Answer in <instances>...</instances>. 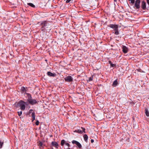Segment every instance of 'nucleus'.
Here are the masks:
<instances>
[{
	"mask_svg": "<svg viewBox=\"0 0 149 149\" xmlns=\"http://www.w3.org/2000/svg\"><path fill=\"white\" fill-rule=\"evenodd\" d=\"M52 145L56 148H58V144L56 142L52 141L51 143Z\"/></svg>",
	"mask_w": 149,
	"mask_h": 149,
	"instance_id": "nucleus-10",
	"label": "nucleus"
},
{
	"mask_svg": "<svg viewBox=\"0 0 149 149\" xmlns=\"http://www.w3.org/2000/svg\"><path fill=\"white\" fill-rule=\"evenodd\" d=\"M108 26L113 29V30L114 31V33L116 35H118L119 34V33L118 31V25L110 24L108 25Z\"/></svg>",
	"mask_w": 149,
	"mask_h": 149,
	"instance_id": "nucleus-2",
	"label": "nucleus"
},
{
	"mask_svg": "<svg viewBox=\"0 0 149 149\" xmlns=\"http://www.w3.org/2000/svg\"><path fill=\"white\" fill-rule=\"evenodd\" d=\"M141 8L144 10H146L147 9L146 2L145 0H143L141 2Z\"/></svg>",
	"mask_w": 149,
	"mask_h": 149,
	"instance_id": "nucleus-5",
	"label": "nucleus"
},
{
	"mask_svg": "<svg viewBox=\"0 0 149 149\" xmlns=\"http://www.w3.org/2000/svg\"><path fill=\"white\" fill-rule=\"evenodd\" d=\"M91 143H93L94 142V140L93 139H92L91 140Z\"/></svg>",
	"mask_w": 149,
	"mask_h": 149,
	"instance_id": "nucleus-30",
	"label": "nucleus"
},
{
	"mask_svg": "<svg viewBox=\"0 0 149 149\" xmlns=\"http://www.w3.org/2000/svg\"><path fill=\"white\" fill-rule=\"evenodd\" d=\"M65 80L67 82H72L73 81V78L70 76H68L64 78Z\"/></svg>",
	"mask_w": 149,
	"mask_h": 149,
	"instance_id": "nucleus-7",
	"label": "nucleus"
},
{
	"mask_svg": "<svg viewBox=\"0 0 149 149\" xmlns=\"http://www.w3.org/2000/svg\"><path fill=\"white\" fill-rule=\"evenodd\" d=\"M122 51L125 53H127L128 51V48L125 46H123L122 47Z\"/></svg>",
	"mask_w": 149,
	"mask_h": 149,
	"instance_id": "nucleus-11",
	"label": "nucleus"
},
{
	"mask_svg": "<svg viewBox=\"0 0 149 149\" xmlns=\"http://www.w3.org/2000/svg\"><path fill=\"white\" fill-rule=\"evenodd\" d=\"M48 75L51 77H55L56 74L55 73H53L50 72H47Z\"/></svg>",
	"mask_w": 149,
	"mask_h": 149,
	"instance_id": "nucleus-13",
	"label": "nucleus"
},
{
	"mask_svg": "<svg viewBox=\"0 0 149 149\" xmlns=\"http://www.w3.org/2000/svg\"><path fill=\"white\" fill-rule=\"evenodd\" d=\"M39 121L38 120H37L36 122V124L37 125H39Z\"/></svg>",
	"mask_w": 149,
	"mask_h": 149,
	"instance_id": "nucleus-26",
	"label": "nucleus"
},
{
	"mask_svg": "<svg viewBox=\"0 0 149 149\" xmlns=\"http://www.w3.org/2000/svg\"><path fill=\"white\" fill-rule=\"evenodd\" d=\"M114 2H115V1L116 2L117 1H116V0H114Z\"/></svg>",
	"mask_w": 149,
	"mask_h": 149,
	"instance_id": "nucleus-34",
	"label": "nucleus"
},
{
	"mask_svg": "<svg viewBox=\"0 0 149 149\" xmlns=\"http://www.w3.org/2000/svg\"><path fill=\"white\" fill-rule=\"evenodd\" d=\"M33 111V110L32 109H30L29 110V113H31V111Z\"/></svg>",
	"mask_w": 149,
	"mask_h": 149,
	"instance_id": "nucleus-31",
	"label": "nucleus"
},
{
	"mask_svg": "<svg viewBox=\"0 0 149 149\" xmlns=\"http://www.w3.org/2000/svg\"><path fill=\"white\" fill-rule=\"evenodd\" d=\"M3 142H1V141H0V148H2L3 145Z\"/></svg>",
	"mask_w": 149,
	"mask_h": 149,
	"instance_id": "nucleus-24",
	"label": "nucleus"
},
{
	"mask_svg": "<svg viewBox=\"0 0 149 149\" xmlns=\"http://www.w3.org/2000/svg\"><path fill=\"white\" fill-rule=\"evenodd\" d=\"M40 25L41 26V30L42 31L47 30L48 29L50 28V25H49L48 21H42Z\"/></svg>",
	"mask_w": 149,
	"mask_h": 149,
	"instance_id": "nucleus-1",
	"label": "nucleus"
},
{
	"mask_svg": "<svg viewBox=\"0 0 149 149\" xmlns=\"http://www.w3.org/2000/svg\"><path fill=\"white\" fill-rule=\"evenodd\" d=\"M17 113H18V114L19 115V111H18V112H17Z\"/></svg>",
	"mask_w": 149,
	"mask_h": 149,
	"instance_id": "nucleus-36",
	"label": "nucleus"
},
{
	"mask_svg": "<svg viewBox=\"0 0 149 149\" xmlns=\"http://www.w3.org/2000/svg\"><path fill=\"white\" fill-rule=\"evenodd\" d=\"M146 1L147 3V4L149 6V0H147Z\"/></svg>",
	"mask_w": 149,
	"mask_h": 149,
	"instance_id": "nucleus-28",
	"label": "nucleus"
},
{
	"mask_svg": "<svg viewBox=\"0 0 149 149\" xmlns=\"http://www.w3.org/2000/svg\"><path fill=\"white\" fill-rule=\"evenodd\" d=\"M42 142H40L39 143V145L40 146H42Z\"/></svg>",
	"mask_w": 149,
	"mask_h": 149,
	"instance_id": "nucleus-29",
	"label": "nucleus"
},
{
	"mask_svg": "<svg viewBox=\"0 0 149 149\" xmlns=\"http://www.w3.org/2000/svg\"><path fill=\"white\" fill-rule=\"evenodd\" d=\"M28 95H29L30 97H29L28 100V102L31 105H33L36 104L37 103V101L36 100L31 99L32 97L31 95L29 93H27Z\"/></svg>",
	"mask_w": 149,
	"mask_h": 149,
	"instance_id": "nucleus-3",
	"label": "nucleus"
},
{
	"mask_svg": "<svg viewBox=\"0 0 149 149\" xmlns=\"http://www.w3.org/2000/svg\"><path fill=\"white\" fill-rule=\"evenodd\" d=\"M26 104V102L22 100H20L19 101V106L21 110H24L25 108V105Z\"/></svg>",
	"mask_w": 149,
	"mask_h": 149,
	"instance_id": "nucleus-4",
	"label": "nucleus"
},
{
	"mask_svg": "<svg viewBox=\"0 0 149 149\" xmlns=\"http://www.w3.org/2000/svg\"><path fill=\"white\" fill-rule=\"evenodd\" d=\"M22 114V112L20 111V113H19V116H20Z\"/></svg>",
	"mask_w": 149,
	"mask_h": 149,
	"instance_id": "nucleus-32",
	"label": "nucleus"
},
{
	"mask_svg": "<svg viewBox=\"0 0 149 149\" xmlns=\"http://www.w3.org/2000/svg\"><path fill=\"white\" fill-rule=\"evenodd\" d=\"M21 17H22V18H23V17H22V16L21 15Z\"/></svg>",
	"mask_w": 149,
	"mask_h": 149,
	"instance_id": "nucleus-35",
	"label": "nucleus"
},
{
	"mask_svg": "<svg viewBox=\"0 0 149 149\" xmlns=\"http://www.w3.org/2000/svg\"><path fill=\"white\" fill-rule=\"evenodd\" d=\"M141 0H136L135 1L134 7L136 8V9H139L140 8V3Z\"/></svg>",
	"mask_w": 149,
	"mask_h": 149,
	"instance_id": "nucleus-6",
	"label": "nucleus"
},
{
	"mask_svg": "<svg viewBox=\"0 0 149 149\" xmlns=\"http://www.w3.org/2000/svg\"><path fill=\"white\" fill-rule=\"evenodd\" d=\"M118 84V82L117 79L115 80L113 82L112 84V86L114 87H116Z\"/></svg>",
	"mask_w": 149,
	"mask_h": 149,
	"instance_id": "nucleus-14",
	"label": "nucleus"
},
{
	"mask_svg": "<svg viewBox=\"0 0 149 149\" xmlns=\"http://www.w3.org/2000/svg\"><path fill=\"white\" fill-rule=\"evenodd\" d=\"M72 143L73 144H75L79 148H81L82 146L81 144L78 141L75 140H73L72 141Z\"/></svg>",
	"mask_w": 149,
	"mask_h": 149,
	"instance_id": "nucleus-8",
	"label": "nucleus"
},
{
	"mask_svg": "<svg viewBox=\"0 0 149 149\" xmlns=\"http://www.w3.org/2000/svg\"><path fill=\"white\" fill-rule=\"evenodd\" d=\"M109 63L111 67H113L115 66V65L114 64H112L111 61H109Z\"/></svg>",
	"mask_w": 149,
	"mask_h": 149,
	"instance_id": "nucleus-19",
	"label": "nucleus"
},
{
	"mask_svg": "<svg viewBox=\"0 0 149 149\" xmlns=\"http://www.w3.org/2000/svg\"><path fill=\"white\" fill-rule=\"evenodd\" d=\"M129 1H130V3L132 4H134L135 2L134 0H128Z\"/></svg>",
	"mask_w": 149,
	"mask_h": 149,
	"instance_id": "nucleus-22",
	"label": "nucleus"
},
{
	"mask_svg": "<svg viewBox=\"0 0 149 149\" xmlns=\"http://www.w3.org/2000/svg\"><path fill=\"white\" fill-rule=\"evenodd\" d=\"M77 133H78L80 134H82L83 133V131L80 130H77Z\"/></svg>",
	"mask_w": 149,
	"mask_h": 149,
	"instance_id": "nucleus-23",
	"label": "nucleus"
},
{
	"mask_svg": "<svg viewBox=\"0 0 149 149\" xmlns=\"http://www.w3.org/2000/svg\"><path fill=\"white\" fill-rule=\"evenodd\" d=\"M52 149H54V148H52Z\"/></svg>",
	"mask_w": 149,
	"mask_h": 149,
	"instance_id": "nucleus-37",
	"label": "nucleus"
},
{
	"mask_svg": "<svg viewBox=\"0 0 149 149\" xmlns=\"http://www.w3.org/2000/svg\"><path fill=\"white\" fill-rule=\"evenodd\" d=\"M14 106L16 108H18L19 107V102H16L14 105Z\"/></svg>",
	"mask_w": 149,
	"mask_h": 149,
	"instance_id": "nucleus-20",
	"label": "nucleus"
},
{
	"mask_svg": "<svg viewBox=\"0 0 149 149\" xmlns=\"http://www.w3.org/2000/svg\"><path fill=\"white\" fill-rule=\"evenodd\" d=\"M145 113L146 115V116L148 117L149 116V112L148 111V109H147L146 108L145 109Z\"/></svg>",
	"mask_w": 149,
	"mask_h": 149,
	"instance_id": "nucleus-17",
	"label": "nucleus"
},
{
	"mask_svg": "<svg viewBox=\"0 0 149 149\" xmlns=\"http://www.w3.org/2000/svg\"><path fill=\"white\" fill-rule=\"evenodd\" d=\"M93 76H91L89 78L88 81H90L93 80Z\"/></svg>",
	"mask_w": 149,
	"mask_h": 149,
	"instance_id": "nucleus-21",
	"label": "nucleus"
},
{
	"mask_svg": "<svg viewBox=\"0 0 149 149\" xmlns=\"http://www.w3.org/2000/svg\"><path fill=\"white\" fill-rule=\"evenodd\" d=\"M74 132H77V130H75Z\"/></svg>",
	"mask_w": 149,
	"mask_h": 149,
	"instance_id": "nucleus-33",
	"label": "nucleus"
},
{
	"mask_svg": "<svg viewBox=\"0 0 149 149\" xmlns=\"http://www.w3.org/2000/svg\"><path fill=\"white\" fill-rule=\"evenodd\" d=\"M31 116L32 118V121L33 122L35 119V113L34 112L32 113Z\"/></svg>",
	"mask_w": 149,
	"mask_h": 149,
	"instance_id": "nucleus-16",
	"label": "nucleus"
},
{
	"mask_svg": "<svg viewBox=\"0 0 149 149\" xmlns=\"http://www.w3.org/2000/svg\"><path fill=\"white\" fill-rule=\"evenodd\" d=\"M61 145L62 146H63L64 144H65L68 147H70V144L68 143H65V141L63 139L61 141Z\"/></svg>",
	"mask_w": 149,
	"mask_h": 149,
	"instance_id": "nucleus-9",
	"label": "nucleus"
},
{
	"mask_svg": "<svg viewBox=\"0 0 149 149\" xmlns=\"http://www.w3.org/2000/svg\"><path fill=\"white\" fill-rule=\"evenodd\" d=\"M26 89L27 88H25L24 86L22 87L20 89V91L21 93H22L26 92Z\"/></svg>",
	"mask_w": 149,
	"mask_h": 149,
	"instance_id": "nucleus-12",
	"label": "nucleus"
},
{
	"mask_svg": "<svg viewBox=\"0 0 149 149\" xmlns=\"http://www.w3.org/2000/svg\"><path fill=\"white\" fill-rule=\"evenodd\" d=\"M81 128L82 129V131H83V132H84V133H86L85 129L83 127H81Z\"/></svg>",
	"mask_w": 149,
	"mask_h": 149,
	"instance_id": "nucleus-25",
	"label": "nucleus"
},
{
	"mask_svg": "<svg viewBox=\"0 0 149 149\" xmlns=\"http://www.w3.org/2000/svg\"><path fill=\"white\" fill-rule=\"evenodd\" d=\"M27 4L28 5H29L32 7L35 8V6L31 3H27Z\"/></svg>",
	"mask_w": 149,
	"mask_h": 149,
	"instance_id": "nucleus-18",
	"label": "nucleus"
},
{
	"mask_svg": "<svg viewBox=\"0 0 149 149\" xmlns=\"http://www.w3.org/2000/svg\"><path fill=\"white\" fill-rule=\"evenodd\" d=\"M83 137L85 141L86 142H87L88 139V136L86 134H84L83 136Z\"/></svg>",
	"mask_w": 149,
	"mask_h": 149,
	"instance_id": "nucleus-15",
	"label": "nucleus"
},
{
	"mask_svg": "<svg viewBox=\"0 0 149 149\" xmlns=\"http://www.w3.org/2000/svg\"><path fill=\"white\" fill-rule=\"evenodd\" d=\"M72 0H67L66 1V3H70V1H72Z\"/></svg>",
	"mask_w": 149,
	"mask_h": 149,
	"instance_id": "nucleus-27",
	"label": "nucleus"
}]
</instances>
